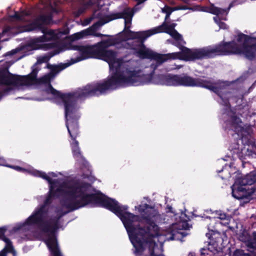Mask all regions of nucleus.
<instances>
[{
	"label": "nucleus",
	"mask_w": 256,
	"mask_h": 256,
	"mask_svg": "<svg viewBox=\"0 0 256 256\" xmlns=\"http://www.w3.org/2000/svg\"><path fill=\"white\" fill-rule=\"evenodd\" d=\"M113 44L114 42L110 39L104 40L95 46L94 50L100 58L108 62L110 69L120 72V74L116 78H112L102 82L87 85L83 88L72 93L62 94L52 87L47 90L48 93L59 97L64 107L66 118L68 114L74 110L76 101L78 98L102 94L108 90L112 88L114 84H132L142 80V77L145 76L141 70H136L132 68L130 60L124 58H118L114 52L106 50V48Z\"/></svg>",
	"instance_id": "f257e3e1"
},
{
	"label": "nucleus",
	"mask_w": 256,
	"mask_h": 256,
	"mask_svg": "<svg viewBox=\"0 0 256 256\" xmlns=\"http://www.w3.org/2000/svg\"><path fill=\"white\" fill-rule=\"evenodd\" d=\"M181 52L171 53L172 60L180 59L192 60L196 59L212 57L218 55L239 54L252 60L256 56V45H250L248 36L241 34L235 40L228 43L219 44L214 48H204L191 50L185 47Z\"/></svg>",
	"instance_id": "f03ea898"
},
{
	"label": "nucleus",
	"mask_w": 256,
	"mask_h": 256,
	"mask_svg": "<svg viewBox=\"0 0 256 256\" xmlns=\"http://www.w3.org/2000/svg\"><path fill=\"white\" fill-rule=\"evenodd\" d=\"M133 15L134 13L130 9H126L122 14H112L110 16L111 18L108 20L104 22H98L93 24L92 27L74 34L72 36V39L73 40H78L88 36L94 35L96 28L102 26L111 20L122 17L124 18L125 28L124 32L128 39H138L142 42H144L147 38L154 34L162 32L163 26H159L145 31L138 32L130 31L129 29L132 24V20Z\"/></svg>",
	"instance_id": "7ed1b4c3"
},
{
	"label": "nucleus",
	"mask_w": 256,
	"mask_h": 256,
	"mask_svg": "<svg viewBox=\"0 0 256 256\" xmlns=\"http://www.w3.org/2000/svg\"><path fill=\"white\" fill-rule=\"evenodd\" d=\"M91 189L90 184H84L68 188L62 186L58 190L68 194V198L66 206L70 210H74L85 206L94 198V196L91 194Z\"/></svg>",
	"instance_id": "20e7f679"
},
{
	"label": "nucleus",
	"mask_w": 256,
	"mask_h": 256,
	"mask_svg": "<svg viewBox=\"0 0 256 256\" xmlns=\"http://www.w3.org/2000/svg\"><path fill=\"white\" fill-rule=\"evenodd\" d=\"M168 86H200L206 88L218 94L224 86L220 83H213L210 80L194 78L188 76H173L167 80Z\"/></svg>",
	"instance_id": "39448f33"
},
{
	"label": "nucleus",
	"mask_w": 256,
	"mask_h": 256,
	"mask_svg": "<svg viewBox=\"0 0 256 256\" xmlns=\"http://www.w3.org/2000/svg\"><path fill=\"white\" fill-rule=\"evenodd\" d=\"M158 226L154 224H151L146 230L139 228L138 232H136V235L133 236H130V238L140 242L144 249H148L150 256H160L155 254V250L158 248V246L152 240L154 237L158 236Z\"/></svg>",
	"instance_id": "423d86ee"
},
{
	"label": "nucleus",
	"mask_w": 256,
	"mask_h": 256,
	"mask_svg": "<svg viewBox=\"0 0 256 256\" xmlns=\"http://www.w3.org/2000/svg\"><path fill=\"white\" fill-rule=\"evenodd\" d=\"M34 81V78L30 76H15L8 72L4 73L0 78V84L18 88L31 86Z\"/></svg>",
	"instance_id": "0eeeda50"
},
{
	"label": "nucleus",
	"mask_w": 256,
	"mask_h": 256,
	"mask_svg": "<svg viewBox=\"0 0 256 256\" xmlns=\"http://www.w3.org/2000/svg\"><path fill=\"white\" fill-rule=\"evenodd\" d=\"M103 205L120 216L124 224L126 223L130 224L138 219V216L134 215L126 211V206H120L113 200H104L103 202Z\"/></svg>",
	"instance_id": "6e6552de"
},
{
	"label": "nucleus",
	"mask_w": 256,
	"mask_h": 256,
	"mask_svg": "<svg viewBox=\"0 0 256 256\" xmlns=\"http://www.w3.org/2000/svg\"><path fill=\"white\" fill-rule=\"evenodd\" d=\"M136 54L140 58L154 60L158 64L168 60L172 59L171 53L166 54H161L146 48H142L136 52Z\"/></svg>",
	"instance_id": "1a4fd4ad"
},
{
	"label": "nucleus",
	"mask_w": 256,
	"mask_h": 256,
	"mask_svg": "<svg viewBox=\"0 0 256 256\" xmlns=\"http://www.w3.org/2000/svg\"><path fill=\"white\" fill-rule=\"evenodd\" d=\"M232 195L236 199H243L248 197H252V198H256V186H253L250 190L242 185L239 186L236 184H234L232 186Z\"/></svg>",
	"instance_id": "9d476101"
},
{
	"label": "nucleus",
	"mask_w": 256,
	"mask_h": 256,
	"mask_svg": "<svg viewBox=\"0 0 256 256\" xmlns=\"http://www.w3.org/2000/svg\"><path fill=\"white\" fill-rule=\"evenodd\" d=\"M56 38V36L53 30H49L44 34L42 36L36 38L34 42L40 45L42 48L48 50L54 47V44L52 42H48L53 41Z\"/></svg>",
	"instance_id": "9b49d317"
},
{
	"label": "nucleus",
	"mask_w": 256,
	"mask_h": 256,
	"mask_svg": "<svg viewBox=\"0 0 256 256\" xmlns=\"http://www.w3.org/2000/svg\"><path fill=\"white\" fill-rule=\"evenodd\" d=\"M50 16H42L36 19L33 23L28 26L25 29L26 31H32L36 30H42V25L49 24L51 20Z\"/></svg>",
	"instance_id": "f8f14e48"
},
{
	"label": "nucleus",
	"mask_w": 256,
	"mask_h": 256,
	"mask_svg": "<svg viewBox=\"0 0 256 256\" xmlns=\"http://www.w3.org/2000/svg\"><path fill=\"white\" fill-rule=\"evenodd\" d=\"M66 127L68 128V132L71 137L74 140V142L71 144L72 151L78 150L80 148L78 146V142L76 140V135L78 134V126L76 124H70L67 123Z\"/></svg>",
	"instance_id": "ddd939ff"
},
{
	"label": "nucleus",
	"mask_w": 256,
	"mask_h": 256,
	"mask_svg": "<svg viewBox=\"0 0 256 256\" xmlns=\"http://www.w3.org/2000/svg\"><path fill=\"white\" fill-rule=\"evenodd\" d=\"M140 213L146 218L152 219L158 215L154 209L150 208L148 204L140 205L136 208Z\"/></svg>",
	"instance_id": "4468645a"
},
{
	"label": "nucleus",
	"mask_w": 256,
	"mask_h": 256,
	"mask_svg": "<svg viewBox=\"0 0 256 256\" xmlns=\"http://www.w3.org/2000/svg\"><path fill=\"white\" fill-rule=\"evenodd\" d=\"M46 242L50 252V256H62L57 241L54 237L49 238Z\"/></svg>",
	"instance_id": "2eb2a0df"
},
{
	"label": "nucleus",
	"mask_w": 256,
	"mask_h": 256,
	"mask_svg": "<svg viewBox=\"0 0 256 256\" xmlns=\"http://www.w3.org/2000/svg\"><path fill=\"white\" fill-rule=\"evenodd\" d=\"M165 32L169 34L176 41V43H172V44L178 46L180 45L184 44L186 42L183 40L182 36L178 33L176 30H167Z\"/></svg>",
	"instance_id": "dca6fc26"
},
{
	"label": "nucleus",
	"mask_w": 256,
	"mask_h": 256,
	"mask_svg": "<svg viewBox=\"0 0 256 256\" xmlns=\"http://www.w3.org/2000/svg\"><path fill=\"white\" fill-rule=\"evenodd\" d=\"M256 182V172L253 171L242 178L240 184L243 186L252 185Z\"/></svg>",
	"instance_id": "f3484780"
},
{
	"label": "nucleus",
	"mask_w": 256,
	"mask_h": 256,
	"mask_svg": "<svg viewBox=\"0 0 256 256\" xmlns=\"http://www.w3.org/2000/svg\"><path fill=\"white\" fill-rule=\"evenodd\" d=\"M44 206H42L39 210L36 211L34 214L28 218L27 220L28 224L36 223L39 220L42 216Z\"/></svg>",
	"instance_id": "a211bd4d"
},
{
	"label": "nucleus",
	"mask_w": 256,
	"mask_h": 256,
	"mask_svg": "<svg viewBox=\"0 0 256 256\" xmlns=\"http://www.w3.org/2000/svg\"><path fill=\"white\" fill-rule=\"evenodd\" d=\"M186 6H176L174 7H170L167 5L161 8L162 12L166 14H171L173 12L178 10H186Z\"/></svg>",
	"instance_id": "6ab92c4d"
},
{
	"label": "nucleus",
	"mask_w": 256,
	"mask_h": 256,
	"mask_svg": "<svg viewBox=\"0 0 256 256\" xmlns=\"http://www.w3.org/2000/svg\"><path fill=\"white\" fill-rule=\"evenodd\" d=\"M208 12L212 14L218 15L224 13L225 10L224 9L215 7L212 6L210 8Z\"/></svg>",
	"instance_id": "aec40b11"
},
{
	"label": "nucleus",
	"mask_w": 256,
	"mask_h": 256,
	"mask_svg": "<svg viewBox=\"0 0 256 256\" xmlns=\"http://www.w3.org/2000/svg\"><path fill=\"white\" fill-rule=\"evenodd\" d=\"M70 48L77 50L79 51L82 54H84L88 51V49L86 47L80 46H72Z\"/></svg>",
	"instance_id": "412c9836"
},
{
	"label": "nucleus",
	"mask_w": 256,
	"mask_h": 256,
	"mask_svg": "<svg viewBox=\"0 0 256 256\" xmlns=\"http://www.w3.org/2000/svg\"><path fill=\"white\" fill-rule=\"evenodd\" d=\"M41 176L49 182V183L50 184V193H52L53 192V191L54 190L55 188H54V184L52 182L51 178L45 174H42Z\"/></svg>",
	"instance_id": "4be33fe9"
},
{
	"label": "nucleus",
	"mask_w": 256,
	"mask_h": 256,
	"mask_svg": "<svg viewBox=\"0 0 256 256\" xmlns=\"http://www.w3.org/2000/svg\"><path fill=\"white\" fill-rule=\"evenodd\" d=\"M160 26H163V30L162 31V32H165V30H174V28L175 26H176V24H170V25H168L166 22H164L162 24H161Z\"/></svg>",
	"instance_id": "5701e85b"
},
{
	"label": "nucleus",
	"mask_w": 256,
	"mask_h": 256,
	"mask_svg": "<svg viewBox=\"0 0 256 256\" xmlns=\"http://www.w3.org/2000/svg\"><path fill=\"white\" fill-rule=\"evenodd\" d=\"M72 153L74 157L76 159V160H84V157L80 150V148L78 149V150H77L76 151L72 152Z\"/></svg>",
	"instance_id": "b1692460"
},
{
	"label": "nucleus",
	"mask_w": 256,
	"mask_h": 256,
	"mask_svg": "<svg viewBox=\"0 0 256 256\" xmlns=\"http://www.w3.org/2000/svg\"><path fill=\"white\" fill-rule=\"evenodd\" d=\"M29 14L27 12H22L20 14L16 13L14 17L16 18L17 19L21 20H24V17L26 16H28Z\"/></svg>",
	"instance_id": "393cba45"
},
{
	"label": "nucleus",
	"mask_w": 256,
	"mask_h": 256,
	"mask_svg": "<svg viewBox=\"0 0 256 256\" xmlns=\"http://www.w3.org/2000/svg\"><path fill=\"white\" fill-rule=\"evenodd\" d=\"M62 70V68H60V66H56L52 68L51 73L56 74L58 73Z\"/></svg>",
	"instance_id": "a878e982"
},
{
	"label": "nucleus",
	"mask_w": 256,
	"mask_h": 256,
	"mask_svg": "<svg viewBox=\"0 0 256 256\" xmlns=\"http://www.w3.org/2000/svg\"><path fill=\"white\" fill-rule=\"evenodd\" d=\"M246 154L248 156H254L256 155L255 153L253 152L252 150H250L248 148L246 150Z\"/></svg>",
	"instance_id": "bb28decb"
},
{
	"label": "nucleus",
	"mask_w": 256,
	"mask_h": 256,
	"mask_svg": "<svg viewBox=\"0 0 256 256\" xmlns=\"http://www.w3.org/2000/svg\"><path fill=\"white\" fill-rule=\"evenodd\" d=\"M218 216V218L220 220H226V216L224 214L220 213Z\"/></svg>",
	"instance_id": "cd10ccee"
},
{
	"label": "nucleus",
	"mask_w": 256,
	"mask_h": 256,
	"mask_svg": "<svg viewBox=\"0 0 256 256\" xmlns=\"http://www.w3.org/2000/svg\"><path fill=\"white\" fill-rule=\"evenodd\" d=\"M4 240L8 246L10 248L12 247V246H11V242H10V240L8 238H4Z\"/></svg>",
	"instance_id": "c85d7f7f"
},
{
	"label": "nucleus",
	"mask_w": 256,
	"mask_h": 256,
	"mask_svg": "<svg viewBox=\"0 0 256 256\" xmlns=\"http://www.w3.org/2000/svg\"><path fill=\"white\" fill-rule=\"evenodd\" d=\"M6 248H4L0 252V256H6Z\"/></svg>",
	"instance_id": "c756f323"
},
{
	"label": "nucleus",
	"mask_w": 256,
	"mask_h": 256,
	"mask_svg": "<svg viewBox=\"0 0 256 256\" xmlns=\"http://www.w3.org/2000/svg\"><path fill=\"white\" fill-rule=\"evenodd\" d=\"M11 168H13L17 170H24V169L20 167V166H10Z\"/></svg>",
	"instance_id": "7c9ffc66"
},
{
	"label": "nucleus",
	"mask_w": 256,
	"mask_h": 256,
	"mask_svg": "<svg viewBox=\"0 0 256 256\" xmlns=\"http://www.w3.org/2000/svg\"><path fill=\"white\" fill-rule=\"evenodd\" d=\"M91 20H92V18L86 20H84V22L83 24L85 25V26L88 24L90 22Z\"/></svg>",
	"instance_id": "2f4dec72"
},
{
	"label": "nucleus",
	"mask_w": 256,
	"mask_h": 256,
	"mask_svg": "<svg viewBox=\"0 0 256 256\" xmlns=\"http://www.w3.org/2000/svg\"><path fill=\"white\" fill-rule=\"evenodd\" d=\"M171 14H166V16H165V21L167 20L170 17V16Z\"/></svg>",
	"instance_id": "473e14b6"
},
{
	"label": "nucleus",
	"mask_w": 256,
	"mask_h": 256,
	"mask_svg": "<svg viewBox=\"0 0 256 256\" xmlns=\"http://www.w3.org/2000/svg\"><path fill=\"white\" fill-rule=\"evenodd\" d=\"M44 60H44V58H42V59H38V63H40H40L44 62Z\"/></svg>",
	"instance_id": "72a5a7b5"
},
{
	"label": "nucleus",
	"mask_w": 256,
	"mask_h": 256,
	"mask_svg": "<svg viewBox=\"0 0 256 256\" xmlns=\"http://www.w3.org/2000/svg\"><path fill=\"white\" fill-rule=\"evenodd\" d=\"M9 29H10L9 28H8L4 30L2 32V34L3 35V34H5L6 32H8Z\"/></svg>",
	"instance_id": "f704fd0d"
},
{
	"label": "nucleus",
	"mask_w": 256,
	"mask_h": 256,
	"mask_svg": "<svg viewBox=\"0 0 256 256\" xmlns=\"http://www.w3.org/2000/svg\"><path fill=\"white\" fill-rule=\"evenodd\" d=\"M220 27L221 28H226V24H224V23H222V24H220Z\"/></svg>",
	"instance_id": "c9c22d12"
},
{
	"label": "nucleus",
	"mask_w": 256,
	"mask_h": 256,
	"mask_svg": "<svg viewBox=\"0 0 256 256\" xmlns=\"http://www.w3.org/2000/svg\"><path fill=\"white\" fill-rule=\"evenodd\" d=\"M50 196H48V197L46 200V201L45 202V204H48L49 202L50 199Z\"/></svg>",
	"instance_id": "e433bc0d"
},
{
	"label": "nucleus",
	"mask_w": 256,
	"mask_h": 256,
	"mask_svg": "<svg viewBox=\"0 0 256 256\" xmlns=\"http://www.w3.org/2000/svg\"><path fill=\"white\" fill-rule=\"evenodd\" d=\"M254 241H255V242H254L255 246H255V247H256V238H254Z\"/></svg>",
	"instance_id": "4c0bfd02"
},
{
	"label": "nucleus",
	"mask_w": 256,
	"mask_h": 256,
	"mask_svg": "<svg viewBox=\"0 0 256 256\" xmlns=\"http://www.w3.org/2000/svg\"><path fill=\"white\" fill-rule=\"evenodd\" d=\"M167 42H170V43H171V42H170V40H167ZM172 43H173V42H172Z\"/></svg>",
	"instance_id": "58836bf2"
},
{
	"label": "nucleus",
	"mask_w": 256,
	"mask_h": 256,
	"mask_svg": "<svg viewBox=\"0 0 256 256\" xmlns=\"http://www.w3.org/2000/svg\"><path fill=\"white\" fill-rule=\"evenodd\" d=\"M170 4H174V3H173V2H170Z\"/></svg>",
	"instance_id": "ea45409f"
},
{
	"label": "nucleus",
	"mask_w": 256,
	"mask_h": 256,
	"mask_svg": "<svg viewBox=\"0 0 256 256\" xmlns=\"http://www.w3.org/2000/svg\"><path fill=\"white\" fill-rule=\"evenodd\" d=\"M1 38V36H0V38Z\"/></svg>",
	"instance_id": "a19ab883"
}]
</instances>
